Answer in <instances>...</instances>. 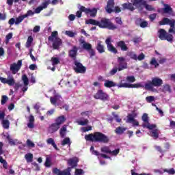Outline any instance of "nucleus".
<instances>
[{"instance_id": "aec40b11", "label": "nucleus", "mask_w": 175, "mask_h": 175, "mask_svg": "<svg viewBox=\"0 0 175 175\" xmlns=\"http://www.w3.org/2000/svg\"><path fill=\"white\" fill-rule=\"evenodd\" d=\"M81 10L84 12L86 14H90V17H96V13H98V10L96 8L90 9L85 7H83Z\"/></svg>"}, {"instance_id": "a18cd8bd", "label": "nucleus", "mask_w": 175, "mask_h": 175, "mask_svg": "<svg viewBox=\"0 0 175 175\" xmlns=\"http://www.w3.org/2000/svg\"><path fill=\"white\" fill-rule=\"evenodd\" d=\"M101 152H104L105 154H110L111 153V150L109 146H104L101 148Z\"/></svg>"}, {"instance_id": "8fccbe9b", "label": "nucleus", "mask_w": 175, "mask_h": 175, "mask_svg": "<svg viewBox=\"0 0 175 175\" xmlns=\"http://www.w3.org/2000/svg\"><path fill=\"white\" fill-rule=\"evenodd\" d=\"M6 139L8 140V143L10 146H16V142H14V140L10 137V135H7Z\"/></svg>"}, {"instance_id": "c03bdc74", "label": "nucleus", "mask_w": 175, "mask_h": 175, "mask_svg": "<svg viewBox=\"0 0 175 175\" xmlns=\"http://www.w3.org/2000/svg\"><path fill=\"white\" fill-rule=\"evenodd\" d=\"M163 173H167L170 175H174L175 174V170L174 168H170V169H163Z\"/></svg>"}, {"instance_id": "5fc2aeb1", "label": "nucleus", "mask_w": 175, "mask_h": 175, "mask_svg": "<svg viewBox=\"0 0 175 175\" xmlns=\"http://www.w3.org/2000/svg\"><path fill=\"white\" fill-rule=\"evenodd\" d=\"M66 35H67V36H69V38H75V35H77V33L72 31H66Z\"/></svg>"}, {"instance_id": "7ed1b4c3", "label": "nucleus", "mask_w": 175, "mask_h": 175, "mask_svg": "<svg viewBox=\"0 0 175 175\" xmlns=\"http://www.w3.org/2000/svg\"><path fill=\"white\" fill-rule=\"evenodd\" d=\"M163 84V81L159 77H153L151 81H148L144 85L145 90L154 91V87H161Z\"/></svg>"}, {"instance_id": "bb28decb", "label": "nucleus", "mask_w": 175, "mask_h": 175, "mask_svg": "<svg viewBox=\"0 0 175 175\" xmlns=\"http://www.w3.org/2000/svg\"><path fill=\"white\" fill-rule=\"evenodd\" d=\"M35 117H33V115H30L29 116V122L27 124L28 128H30V129H33L35 128Z\"/></svg>"}, {"instance_id": "6e6552de", "label": "nucleus", "mask_w": 175, "mask_h": 175, "mask_svg": "<svg viewBox=\"0 0 175 175\" xmlns=\"http://www.w3.org/2000/svg\"><path fill=\"white\" fill-rule=\"evenodd\" d=\"M93 97L94 99H98L100 100H103V102H107V100H109L110 99L109 94H107V93H106L102 89L98 90Z\"/></svg>"}, {"instance_id": "b1692460", "label": "nucleus", "mask_w": 175, "mask_h": 175, "mask_svg": "<svg viewBox=\"0 0 175 175\" xmlns=\"http://www.w3.org/2000/svg\"><path fill=\"white\" fill-rule=\"evenodd\" d=\"M116 46L117 47H120L122 51H128L129 50L128 46H126V44H125L124 41L121 40L116 42Z\"/></svg>"}, {"instance_id": "3c124183", "label": "nucleus", "mask_w": 175, "mask_h": 175, "mask_svg": "<svg viewBox=\"0 0 175 175\" xmlns=\"http://www.w3.org/2000/svg\"><path fill=\"white\" fill-rule=\"evenodd\" d=\"M88 122H89L88 119H85L84 120L78 121L79 125H81L82 126L88 125Z\"/></svg>"}, {"instance_id": "de8ad7c7", "label": "nucleus", "mask_w": 175, "mask_h": 175, "mask_svg": "<svg viewBox=\"0 0 175 175\" xmlns=\"http://www.w3.org/2000/svg\"><path fill=\"white\" fill-rule=\"evenodd\" d=\"M126 81L127 83H135L136 81V78H135V76H127L126 77Z\"/></svg>"}, {"instance_id": "79ce46f5", "label": "nucleus", "mask_w": 175, "mask_h": 175, "mask_svg": "<svg viewBox=\"0 0 175 175\" xmlns=\"http://www.w3.org/2000/svg\"><path fill=\"white\" fill-rule=\"evenodd\" d=\"M25 158L27 162H32L33 161V154L31 153H28L25 155Z\"/></svg>"}, {"instance_id": "4be33fe9", "label": "nucleus", "mask_w": 175, "mask_h": 175, "mask_svg": "<svg viewBox=\"0 0 175 175\" xmlns=\"http://www.w3.org/2000/svg\"><path fill=\"white\" fill-rule=\"evenodd\" d=\"M79 163V159L77 157H72L68 160V163L69 166H71V170L74 167H77V163Z\"/></svg>"}, {"instance_id": "9b49d317", "label": "nucleus", "mask_w": 175, "mask_h": 175, "mask_svg": "<svg viewBox=\"0 0 175 175\" xmlns=\"http://www.w3.org/2000/svg\"><path fill=\"white\" fill-rule=\"evenodd\" d=\"M81 43L83 44V49L89 53L90 58L95 57V49H92V44H91L90 42H86L85 41H83Z\"/></svg>"}, {"instance_id": "603ef678", "label": "nucleus", "mask_w": 175, "mask_h": 175, "mask_svg": "<svg viewBox=\"0 0 175 175\" xmlns=\"http://www.w3.org/2000/svg\"><path fill=\"white\" fill-rule=\"evenodd\" d=\"M150 65H154V68H158V66H159V64L157 62L155 57H153L150 61Z\"/></svg>"}, {"instance_id": "f704fd0d", "label": "nucleus", "mask_w": 175, "mask_h": 175, "mask_svg": "<svg viewBox=\"0 0 175 175\" xmlns=\"http://www.w3.org/2000/svg\"><path fill=\"white\" fill-rule=\"evenodd\" d=\"M32 42H33V38L32 36H29L25 44V47L27 49H29L32 44Z\"/></svg>"}, {"instance_id": "09e8293b", "label": "nucleus", "mask_w": 175, "mask_h": 175, "mask_svg": "<svg viewBox=\"0 0 175 175\" xmlns=\"http://www.w3.org/2000/svg\"><path fill=\"white\" fill-rule=\"evenodd\" d=\"M152 137H154V139H158L159 137V134L158 133L157 130H153L151 133Z\"/></svg>"}, {"instance_id": "7c9ffc66", "label": "nucleus", "mask_w": 175, "mask_h": 175, "mask_svg": "<svg viewBox=\"0 0 175 175\" xmlns=\"http://www.w3.org/2000/svg\"><path fill=\"white\" fill-rule=\"evenodd\" d=\"M46 143H47V144H51V146H53V148H55V150H56L57 151H59V148H58V147H57V144H55L54 139H53V138L48 139L46 140Z\"/></svg>"}, {"instance_id": "a878e982", "label": "nucleus", "mask_w": 175, "mask_h": 175, "mask_svg": "<svg viewBox=\"0 0 175 175\" xmlns=\"http://www.w3.org/2000/svg\"><path fill=\"white\" fill-rule=\"evenodd\" d=\"M96 49L99 54H103V53H105V45L102 44V41H98Z\"/></svg>"}, {"instance_id": "412c9836", "label": "nucleus", "mask_w": 175, "mask_h": 175, "mask_svg": "<svg viewBox=\"0 0 175 175\" xmlns=\"http://www.w3.org/2000/svg\"><path fill=\"white\" fill-rule=\"evenodd\" d=\"M50 3H51L50 0H47L42 2L40 6L36 8L35 13H36L37 14H39V13H40L42 10H43L44 9H47V7L49 5Z\"/></svg>"}, {"instance_id": "c9c22d12", "label": "nucleus", "mask_w": 175, "mask_h": 175, "mask_svg": "<svg viewBox=\"0 0 175 175\" xmlns=\"http://www.w3.org/2000/svg\"><path fill=\"white\" fill-rule=\"evenodd\" d=\"M85 24H91L92 25H97L99 27V21L94 19H89L85 21Z\"/></svg>"}, {"instance_id": "f03ea898", "label": "nucleus", "mask_w": 175, "mask_h": 175, "mask_svg": "<svg viewBox=\"0 0 175 175\" xmlns=\"http://www.w3.org/2000/svg\"><path fill=\"white\" fill-rule=\"evenodd\" d=\"M104 86H105L106 88H111V87H118L119 88H140L143 87V85L140 83L131 84L128 83H122V81H121L120 83L117 85L116 83H114V81L110 80H105Z\"/></svg>"}, {"instance_id": "2eb2a0df", "label": "nucleus", "mask_w": 175, "mask_h": 175, "mask_svg": "<svg viewBox=\"0 0 175 175\" xmlns=\"http://www.w3.org/2000/svg\"><path fill=\"white\" fill-rule=\"evenodd\" d=\"M0 81L3 83V84H8L10 86L14 85L16 83L13 75H10L8 79L0 77Z\"/></svg>"}, {"instance_id": "72a5a7b5", "label": "nucleus", "mask_w": 175, "mask_h": 175, "mask_svg": "<svg viewBox=\"0 0 175 175\" xmlns=\"http://www.w3.org/2000/svg\"><path fill=\"white\" fill-rule=\"evenodd\" d=\"M1 124L4 129H9L10 126V122L9 120L3 119Z\"/></svg>"}, {"instance_id": "4468645a", "label": "nucleus", "mask_w": 175, "mask_h": 175, "mask_svg": "<svg viewBox=\"0 0 175 175\" xmlns=\"http://www.w3.org/2000/svg\"><path fill=\"white\" fill-rule=\"evenodd\" d=\"M23 66V60H18L17 64L14 63L10 65V70L12 72V75H16L20 69H21V66Z\"/></svg>"}, {"instance_id": "39448f33", "label": "nucleus", "mask_w": 175, "mask_h": 175, "mask_svg": "<svg viewBox=\"0 0 175 175\" xmlns=\"http://www.w3.org/2000/svg\"><path fill=\"white\" fill-rule=\"evenodd\" d=\"M99 28H107V29H110L111 31H114L117 29L116 25L111 23V21L108 18H103L99 22L98 25Z\"/></svg>"}, {"instance_id": "473e14b6", "label": "nucleus", "mask_w": 175, "mask_h": 175, "mask_svg": "<svg viewBox=\"0 0 175 175\" xmlns=\"http://www.w3.org/2000/svg\"><path fill=\"white\" fill-rule=\"evenodd\" d=\"M137 21L140 23L139 27H141V28H147V27H148V22L146 21H143V19L139 18L137 19Z\"/></svg>"}, {"instance_id": "0e129e2a", "label": "nucleus", "mask_w": 175, "mask_h": 175, "mask_svg": "<svg viewBox=\"0 0 175 175\" xmlns=\"http://www.w3.org/2000/svg\"><path fill=\"white\" fill-rule=\"evenodd\" d=\"M58 99L56 97H51L50 101L52 105H57Z\"/></svg>"}, {"instance_id": "9d476101", "label": "nucleus", "mask_w": 175, "mask_h": 175, "mask_svg": "<svg viewBox=\"0 0 175 175\" xmlns=\"http://www.w3.org/2000/svg\"><path fill=\"white\" fill-rule=\"evenodd\" d=\"M137 117V113H136L135 111H133L132 113L128 114L127 120L126 122L129 124H131V122H133V126H139V122L135 119Z\"/></svg>"}, {"instance_id": "20e7f679", "label": "nucleus", "mask_w": 175, "mask_h": 175, "mask_svg": "<svg viewBox=\"0 0 175 175\" xmlns=\"http://www.w3.org/2000/svg\"><path fill=\"white\" fill-rule=\"evenodd\" d=\"M48 40L49 42H53V50H59V46H62V40L58 38V31H54L51 33V35L48 38Z\"/></svg>"}, {"instance_id": "338daca9", "label": "nucleus", "mask_w": 175, "mask_h": 175, "mask_svg": "<svg viewBox=\"0 0 175 175\" xmlns=\"http://www.w3.org/2000/svg\"><path fill=\"white\" fill-rule=\"evenodd\" d=\"M131 175H150V174H147V173L138 174L137 172H135L133 170H131Z\"/></svg>"}, {"instance_id": "ddd939ff", "label": "nucleus", "mask_w": 175, "mask_h": 175, "mask_svg": "<svg viewBox=\"0 0 175 175\" xmlns=\"http://www.w3.org/2000/svg\"><path fill=\"white\" fill-rule=\"evenodd\" d=\"M70 172H72V168L68 167L67 169H65L63 171H61L59 169L55 167L52 170L53 174L55 175H70Z\"/></svg>"}, {"instance_id": "0eeeda50", "label": "nucleus", "mask_w": 175, "mask_h": 175, "mask_svg": "<svg viewBox=\"0 0 175 175\" xmlns=\"http://www.w3.org/2000/svg\"><path fill=\"white\" fill-rule=\"evenodd\" d=\"M159 38L161 40H167L172 43L173 42V35L166 32V30L164 29H160L159 30Z\"/></svg>"}, {"instance_id": "c756f323", "label": "nucleus", "mask_w": 175, "mask_h": 175, "mask_svg": "<svg viewBox=\"0 0 175 175\" xmlns=\"http://www.w3.org/2000/svg\"><path fill=\"white\" fill-rule=\"evenodd\" d=\"M66 128H67L66 124H64L62 126V127L59 130L60 137H62V139H64V137L66 136V131H67Z\"/></svg>"}, {"instance_id": "37998d69", "label": "nucleus", "mask_w": 175, "mask_h": 175, "mask_svg": "<svg viewBox=\"0 0 175 175\" xmlns=\"http://www.w3.org/2000/svg\"><path fill=\"white\" fill-rule=\"evenodd\" d=\"M125 131H126L125 128L119 126L116 129L115 132L117 135H122V133H124V132H125Z\"/></svg>"}, {"instance_id": "ea45409f", "label": "nucleus", "mask_w": 175, "mask_h": 175, "mask_svg": "<svg viewBox=\"0 0 175 175\" xmlns=\"http://www.w3.org/2000/svg\"><path fill=\"white\" fill-rule=\"evenodd\" d=\"M45 167H51V157H46L45 163H44Z\"/></svg>"}, {"instance_id": "dca6fc26", "label": "nucleus", "mask_w": 175, "mask_h": 175, "mask_svg": "<svg viewBox=\"0 0 175 175\" xmlns=\"http://www.w3.org/2000/svg\"><path fill=\"white\" fill-rule=\"evenodd\" d=\"M79 48L76 46H73L72 49L68 51V57L73 59V61H77V55L79 54Z\"/></svg>"}, {"instance_id": "13d9d810", "label": "nucleus", "mask_w": 175, "mask_h": 175, "mask_svg": "<svg viewBox=\"0 0 175 175\" xmlns=\"http://www.w3.org/2000/svg\"><path fill=\"white\" fill-rule=\"evenodd\" d=\"M23 21H24V19H23V17L21 16H18L15 20L16 25H18V24H20V23H23Z\"/></svg>"}, {"instance_id": "4d7b16f0", "label": "nucleus", "mask_w": 175, "mask_h": 175, "mask_svg": "<svg viewBox=\"0 0 175 175\" xmlns=\"http://www.w3.org/2000/svg\"><path fill=\"white\" fill-rule=\"evenodd\" d=\"M13 38V33H9L6 36H5V43H9V41L10 39Z\"/></svg>"}, {"instance_id": "e2e57ef3", "label": "nucleus", "mask_w": 175, "mask_h": 175, "mask_svg": "<svg viewBox=\"0 0 175 175\" xmlns=\"http://www.w3.org/2000/svg\"><path fill=\"white\" fill-rule=\"evenodd\" d=\"M146 100L148 102V103H151V102H154L155 100V97L152 96H149L146 98Z\"/></svg>"}, {"instance_id": "423d86ee", "label": "nucleus", "mask_w": 175, "mask_h": 175, "mask_svg": "<svg viewBox=\"0 0 175 175\" xmlns=\"http://www.w3.org/2000/svg\"><path fill=\"white\" fill-rule=\"evenodd\" d=\"M159 25H170L171 28L169 29L170 33H175V20L169 19L168 18H163L161 21L159 22Z\"/></svg>"}, {"instance_id": "864d4df0", "label": "nucleus", "mask_w": 175, "mask_h": 175, "mask_svg": "<svg viewBox=\"0 0 175 175\" xmlns=\"http://www.w3.org/2000/svg\"><path fill=\"white\" fill-rule=\"evenodd\" d=\"M142 118V121H144L145 124H148V114H147L146 113H144Z\"/></svg>"}, {"instance_id": "4c0bfd02", "label": "nucleus", "mask_w": 175, "mask_h": 175, "mask_svg": "<svg viewBox=\"0 0 175 175\" xmlns=\"http://www.w3.org/2000/svg\"><path fill=\"white\" fill-rule=\"evenodd\" d=\"M66 144L70 147V144H72V142H70V138L66 137L62 141V146H66Z\"/></svg>"}, {"instance_id": "e433bc0d", "label": "nucleus", "mask_w": 175, "mask_h": 175, "mask_svg": "<svg viewBox=\"0 0 175 175\" xmlns=\"http://www.w3.org/2000/svg\"><path fill=\"white\" fill-rule=\"evenodd\" d=\"M163 92H169L171 94L172 92V88L170 87V85L169 84H165L163 86Z\"/></svg>"}, {"instance_id": "5701e85b", "label": "nucleus", "mask_w": 175, "mask_h": 175, "mask_svg": "<svg viewBox=\"0 0 175 175\" xmlns=\"http://www.w3.org/2000/svg\"><path fill=\"white\" fill-rule=\"evenodd\" d=\"M113 8H114V0H109L106 8V12L109 14L113 13V12H114Z\"/></svg>"}, {"instance_id": "774afa93", "label": "nucleus", "mask_w": 175, "mask_h": 175, "mask_svg": "<svg viewBox=\"0 0 175 175\" xmlns=\"http://www.w3.org/2000/svg\"><path fill=\"white\" fill-rule=\"evenodd\" d=\"M155 18H157V14L154 13L149 15V19L150 20V21H154Z\"/></svg>"}, {"instance_id": "bf43d9fd", "label": "nucleus", "mask_w": 175, "mask_h": 175, "mask_svg": "<svg viewBox=\"0 0 175 175\" xmlns=\"http://www.w3.org/2000/svg\"><path fill=\"white\" fill-rule=\"evenodd\" d=\"M118 70V68H117V67H114L113 68H112V70H111L109 72L110 76H114V75H116V73H117Z\"/></svg>"}, {"instance_id": "c85d7f7f", "label": "nucleus", "mask_w": 175, "mask_h": 175, "mask_svg": "<svg viewBox=\"0 0 175 175\" xmlns=\"http://www.w3.org/2000/svg\"><path fill=\"white\" fill-rule=\"evenodd\" d=\"M58 129H59V126L57 125V123H53L49 126V131L51 132V133H54L57 132V131H58Z\"/></svg>"}, {"instance_id": "6e6d98bb", "label": "nucleus", "mask_w": 175, "mask_h": 175, "mask_svg": "<svg viewBox=\"0 0 175 175\" xmlns=\"http://www.w3.org/2000/svg\"><path fill=\"white\" fill-rule=\"evenodd\" d=\"M82 8H85V7L81 5L79 8V10L77 11L76 13V16H77V17H78V18H80V17H81V14H82L83 12L84 13V11H82V10H81Z\"/></svg>"}, {"instance_id": "393cba45", "label": "nucleus", "mask_w": 175, "mask_h": 175, "mask_svg": "<svg viewBox=\"0 0 175 175\" xmlns=\"http://www.w3.org/2000/svg\"><path fill=\"white\" fill-rule=\"evenodd\" d=\"M131 3H124L122 6H123V9H127V10H130L131 12H133V10H135V4H133V0H131Z\"/></svg>"}, {"instance_id": "f8f14e48", "label": "nucleus", "mask_w": 175, "mask_h": 175, "mask_svg": "<svg viewBox=\"0 0 175 175\" xmlns=\"http://www.w3.org/2000/svg\"><path fill=\"white\" fill-rule=\"evenodd\" d=\"M118 72H121V70H124L125 69H128V63L124 57H118Z\"/></svg>"}, {"instance_id": "58836bf2", "label": "nucleus", "mask_w": 175, "mask_h": 175, "mask_svg": "<svg viewBox=\"0 0 175 175\" xmlns=\"http://www.w3.org/2000/svg\"><path fill=\"white\" fill-rule=\"evenodd\" d=\"M143 127L144 128H147L148 129H150V130H152L154 128H157V125L156 124H150V122H148L146 124H144Z\"/></svg>"}, {"instance_id": "2f4dec72", "label": "nucleus", "mask_w": 175, "mask_h": 175, "mask_svg": "<svg viewBox=\"0 0 175 175\" xmlns=\"http://www.w3.org/2000/svg\"><path fill=\"white\" fill-rule=\"evenodd\" d=\"M126 55L131 58V59H133L134 61H137V55L133 52V51H130L128 52Z\"/></svg>"}, {"instance_id": "a19ab883", "label": "nucleus", "mask_w": 175, "mask_h": 175, "mask_svg": "<svg viewBox=\"0 0 175 175\" xmlns=\"http://www.w3.org/2000/svg\"><path fill=\"white\" fill-rule=\"evenodd\" d=\"M53 66H55V65H58L60 63L59 58L53 57L51 59Z\"/></svg>"}, {"instance_id": "680f3d73", "label": "nucleus", "mask_w": 175, "mask_h": 175, "mask_svg": "<svg viewBox=\"0 0 175 175\" xmlns=\"http://www.w3.org/2000/svg\"><path fill=\"white\" fill-rule=\"evenodd\" d=\"M9 98H8V96H2L1 97V105H5V103H6V102H8V100Z\"/></svg>"}, {"instance_id": "69168bd1", "label": "nucleus", "mask_w": 175, "mask_h": 175, "mask_svg": "<svg viewBox=\"0 0 175 175\" xmlns=\"http://www.w3.org/2000/svg\"><path fill=\"white\" fill-rule=\"evenodd\" d=\"M27 145L28 146V147H35V144L32 142V141H31L30 139L27 140Z\"/></svg>"}, {"instance_id": "6ab92c4d", "label": "nucleus", "mask_w": 175, "mask_h": 175, "mask_svg": "<svg viewBox=\"0 0 175 175\" xmlns=\"http://www.w3.org/2000/svg\"><path fill=\"white\" fill-rule=\"evenodd\" d=\"M142 6H144L145 9L146 10H148L149 12H152V10H155V8H154L152 5L147 4V1L146 0L142 1L140 3L138 4L137 7L135 8L143 10V8Z\"/></svg>"}, {"instance_id": "f3484780", "label": "nucleus", "mask_w": 175, "mask_h": 175, "mask_svg": "<svg viewBox=\"0 0 175 175\" xmlns=\"http://www.w3.org/2000/svg\"><path fill=\"white\" fill-rule=\"evenodd\" d=\"M105 43L107 44V50L108 51H110L111 53H113V54H117L118 53V51L114 46H113V44H111V38H107L105 40Z\"/></svg>"}, {"instance_id": "f257e3e1", "label": "nucleus", "mask_w": 175, "mask_h": 175, "mask_svg": "<svg viewBox=\"0 0 175 175\" xmlns=\"http://www.w3.org/2000/svg\"><path fill=\"white\" fill-rule=\"evenodd\" d=\"M87 142H92L93 143H103L107 144L110 142V139L106 135L100 132H94L85 135Z\"/></svg>"}, {"instance_id": "1a4fd4ad", "label": "nucleus", "mask_w": 175, "mask_h": 175, "mask_svg": "<svg viewBox=\"0 0 175 175\" xmlns=\"http://www.w3.org/2000/svg\"><path fill=\"white\" fill-rule=\"evenodd\" d=\"M74 66L72 67L73 70H75V73H82L84 74L87 72V68L83 65V64L80 63V62L75 60L73 62Z\"/></svg>"}, {"instance_id": "a211bd4d", "label": "nucleus", "mask_w": 175, "mask_h": 175, "mask_svg": "<svg viewBox=\"0 0 175 175\" xmlns=\"http://www.w3.org/2000/svg\"><path fill=\"white\" fill-rule=\"evenodd\" d=\"M164 8L161 9V12L163 14H167V17H170V16H173V8L169 4H164Z\"/></svg>"}, {"instance_id": "cd10ccee", "label": "nucleus", "mask_w": 175, "mask_h": 175, "mask_svg": "<svg viewBox=\"0 0 175 175\" xmlns=\"http://www.w3.org/2000/svg\"><path fill=\"white\" fill-rule=\"evenodd\" d=\"M55 121V124H57L59 126V125H62V124H64V122L66 121V118H65L64 116H61L57 117Z\"/></svg>"}, {"instance_id": "052dcab7", "label": "nucleus", "mask_w": 175, "mask_h": 175, "mask_svg": "<svg viewBox=\"0 0 175 175\" xmlns=\"http://www.w3.org/2000/svg\"><path fill=\"white\" fill-rule=\"evenodd\" d=\"M144 58H146V55H144V53H141L138 56H137V59L138 61H143Z\"/></svg>"}, {"instance_id": "49530a36", "label": "nucleus", "mask_w": 175, "mask_h": 175, "mask_svg": "<svg viewBox=\"0 0 175 175\" xmlns=\"http://www.w3.org/2000/svg\"><path fill=\"white\" fill-rule=\"evenodd\" d=\"M22 80L23 81L24 85H28L29 84V80L28 79L27 75H23L22 76Z\"/></svg>"}]
</instances>
